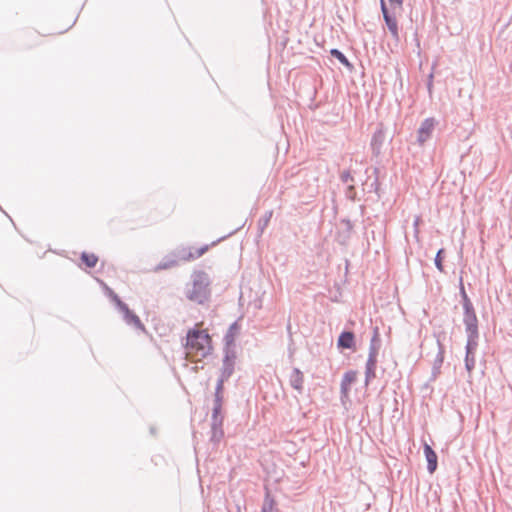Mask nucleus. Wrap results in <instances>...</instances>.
Here are the masks:
<instances>
[{"instance_id": "f3484780", "label": "nucleus", "mask_w": 512, "mask_h": 512, "mask_svg": "<svg viewBox=\"0 0 512 512\" xmlns=\"http://www.w3.org/2000/svg\"><path fill=\"white\" fill-rule=\"evenodd\" d=\"M173 254L178 261L179 260H182V261L194 260V253L189 248H185V247L177 248L173 252Z\"/></svg>"}, {"instance_id": "f257e3e1", "label": "nucleus", "mask_w": 512, "mask_h": 512, "mask_svg": "<svg viewBox=\"0 0 512 512\" xmlns=\"http://www.w3.org/2000/svg\"><path fill=\"white\" fill-rule=\"evenodd\" d=\"M212 350L210 336L200 330H190L185 343L186 358L192 362L207 357Z\"/></svg>"}, {"instance_id": "f8f14e48", "label": "nucleus", "mask_w": 512, "mask_h": 512, "mask_svg": "<svg viewBox=\"0 0 512 512\" xmlns=\"http://www.w3.org/2000/svg\"><path fill=\"white\" fill-rule=\"evenodd\" d=\"M290 385L297 390L299 393L303 391L304 376L303 373L298 369L294 368L289 377Z\"/></svg>"}, {"instance_id": "4468645a", "label": "nucleus", "mask_w": 512, "mask_h": 512, "mask_svg": "<svg viewBox=\"0 0 512 512\" xmlns=\"http://www.w3.org/2000/svg\"><path fill=\"white\" fill-rule=\"evenodd\" d=\"M239 326L237 322H234L230 325L228 331L224 336L225 347L224 348H234L235 349V337L238 333Z\"/></svg>"}, {"instance_id": "c9c22d12", "label": "nucleus", "mask_w": 512, "mask_h": 512, "mask_svg": "<svg viewBox=\"0 0 512 512\" xmlns=\"http://www.w3.org/2000/svg\"><path fill=\"white\" fill-rule=\"evenodd\" d=\"M432 78H433V75L430 74L429 81H428V84H427L429 92H431V90H432Z\"/></svg>"}, {"instance_id": "393cba45", "label": "nucleus", "mask_w": 512, "mask_h": 512, "mask_svg": "<svg viewBox=\"0 0 512 512\" xmlns=\"http://www.w3.org/2000/svg\"><path fill=\"white\" fill-rule=\"evenodd\" d=\"M460 295H461V298H462V306L463 307H467V306H472L473 305L471 300H470V298L468 297V295H467V293L465 291L462 278H460Z\"/></svg>"}, {"instance_id": "423d86ee", "label": "nucleus", "mask_w": 512, "mask_h": 512, "mask_svg": "<svg viewBox=\"0 0 512 512\" xmlns=\"http://www.w3.org/2000/svg\"><path fill=\"white\" fill-rule=\"evenodd\" d=\"M463 324L466 333H479L478 319L473 305L463 307Z\"/></svg>"}, {"instance_id": "a211bd4d", "label": "nucleus", "mask_w": 512, "mask_h": 512, "mask_svg": "<svg viewBox=\"0 0 512 512\" xmlns=\"http://www.w3.org/2000/svg\"><path fill=\"white\" fill-rule=\"evenodd\" d=\"M176 265H178V260L176 259L174 254H171V255L164 257L160 261V263L157 265L156 269L157 270H165V269L172 268Z\"/></svg>"}, {"instance_id": "a878e982", "label": "nucleus", "mask_w": 512, "mask_h": 512, "mask_svg": "<svg viewBox=\"0 0 512 512\" xmlns=\"http://www.w3.org/2000/svg\"><path fill=\"white\" fill-rule=\"evenodd\" d=\"M443 253H444V249H439L435 256V259H434L435 266L440 272H444V267H443V263H442V259H443L442 254Z\"/></svg>"}, {"instance_id": "f704fd0d", "label": "nucleus", "mask_w": 512, "mask_h": 512, "mask_svg": "<svg viewBox=\"0 0 512 512\" xmlns=\"http://www.w3.org/2000/svg\"><path fill=\"white\" fill-rule=\"evenodd\" d=\"M391 5L401 6L403 4V0H389Z\"/></svg>"}, {"instance_id": "5701e85b", "label": "nucleus", "mask_w": 512, "mask_h": 512, "mask_svg": "<svg viewBox=\"0 0 512 512\" xmlns=\"http://www.w3.org/2000/svg\"><path fill=\"white\" fill-rule=\"evenodd\" d=\"M274 507H275L274 499L271 498L269 494H267L264 499V502H263V505L261 508V512H273Z\"/></svg>"}, {"instance_id": "c756f323", "label": "nucleus", "mask_w": 512, "mask_h": 512, "mask_svg": "<svg viewBox=\"0 0 512 512\" xmlns=\"http://www.w3.org/2000/svg\"><path fill=\"white\" fill-rule=\"evenodd\" d=\"M208 250V245H204L203 247L197 249L194 253V259L201 257Z\"/></svg>"}, {"instance_id": "6e6552de", "label": "nucleus", "mask_w": 512, "mask_h": 512, "mask_svg": "<svg viewBox=\"0 0 512 512\" xmlns=\"http://www.w3.org/2000/svg\"><path fill=\"white\" fill-rule=\"evenodd\" d=\"M223 393H214V402L211 415V426H223L224 416L222 414Z\"/></svg>"}, {"instance_id": "39448f33", "label": "nucleus", "mask_w": 512, "mask_h": 512, "mask_svg": "<svg viewBox=\"0 0 512 512\" xmlns=\"http://www.w3.org/2000/svg\"><path fill=\"white\" fill-rule=\"evenodd\" d=\"M375 337L372 339V342L369 347V355L366 362L365 367V383L366 385L375 378V370H376V364H377V356H378V349L374 345Z\"/></svg>"}, {"instance_id": "7ed1b4c3", "label": "nucleus", "mask_w": 512, "mask_h": 512, "mask_svg": "<svg viewBox=\"0 0 512 512\" xmlns=\"http://www.w3.org/2000/svg\"><path fill=\"white\" fill-rule=\"evenodd\" d=\"M224 357L222 361V368L220 377L217 380L215 392L223 393L224 383L234 373L236 351L234 348H224Z\"/></svg>"}, {"instance_id": "cd10ccee", "label": "nucleus", "mask_w": 512, "mask_h": 512, "mask_svg": "<svg viewBox=\"0 0 512 512\" xmlns=\"http://www.w3.org/2000/svg\"><path fill=\"white\" fill-rule=\"evenodd\" d=\"M346 197L351 199V200H354L355 198V187L354 185H348L347 189H346Z\"/></svg>"}, {"instance_id": "20e7f679", "label": "nucleus", "mask_w": 512, "mask_h": 512, "mask_svg": "<svg viewBox=\"0 0 512 512\" xmlns=\"http://www.w3.org/2000/svg\"><path fill=\"white\" fill-rule=\"evenodd\" d=\"M106 290L108 292V295L111 296L113 301L115 302L117 308L119 311L123 314V318L125 322L128 325L133 326L136 329L144 330V325L141 323L139 317L129 309L127 304H125L121 299L118 297L117 294L113 292L109 287H106Z\"/></svg>"}, {"instance_id": "7c9ffc66", "label": "nucleus", "mask_w": 512, "mask_h": 512, "mask_svg": "<svg viewBox=\"0 0 512 512\" xmlns=\"http://www.w3.org/2000/svg\"><path fill=\"white\" fill-rule=\"evenodd\" d=\"M208 250V245H204L203 247L197 249L194 253V259L201 257Z\"/></svg>"}, {"instance_id": "aec40b11", "label": "nucleus", "mask_w": 512, "mask_h": 512, "mask_svg": "<svg viewBox=\"0 0 512 512\" xmlns=\"http://www.w3.org/2000/svg\"><path fill=\"white\" fill-rule=\"evenodd\" d=\"M224 436L222 426H211V442L219 443Z\"/></svg>"}, {"instance_id": "bb28decb", "label": "nucleus", "mask_w": 512, "mask_h": 512, "mask_svg": "<svg viewBox=\"0 0 512 512\" xmlns=\"http://www.w3.org/2000/svg\"><path fill=\"white\" fill-rule=\"evenodd\" d=\"M340 179H341V181L344 184H347L349 182H353V180H354L352 175L350 174V171H348V170H345V171L341 172Z\"/></svg>"}, {"instance_id": "473e14b6", "label": "nucleus", "mask_w": 512, "mask_h": 512, "mask_svg": "<svg viewBox=\"0 0 512 512\" xmlns=\"http://www.w3.org/2000/svg\"><path fill=\"white\" fill-rule=\"evenodd\" d=\"M420 221H421L420 217L419 216H415L414 221H413V227H414V232H415L416 236L419 233L418 226L420 224Z\"/></svg>"}, {"instance_id": "72a5a7b5", "label": "nucleus", "mask_w": 512, "mask_h": 512, "mask_svg": "<svg viewBox=\"0 0 512 512\" xmlns=\"http://www.w3.org/2000/svg\"><path fill=\"white\" fill-rule=\"evenodd\" d=\"M378 186H379L378 178L376 177L375 180L371 183L370 187H371V189H374V191H377Z\"/></svg>"}, {"instance_id": "0eeeda50", "label": "nucleus", "mask_w": 512, "mask_h": 512, "mask_svg": "<svg viewBox=\"0 0 512 512\" xmlns=\"http://www.w3.org/2000/svg\"><path fill=\"white\" fill-rule=\"evenodd\" d=\"M436 121L434 118H426L417 131V143L422 146L428 141L435 129Z\"/></svg>"}, {"instance_id": "4be33fe9", "label": "nucleus", "mask_w": 512, "mask_h": 512, "mask_svg": "<svg viewBox=\"0 0 512 512\" xmlns=\"http://www.w3.org/2000/svg\"><path fill=\"white\" fill-rule=\"evenodd\" d=\"M475 355L476 354L465 353V359H464L465 368H466L467 372L469 373V375L472 373L473 369L475 368V363H476Z\"/></svg>"}, {"instance_id": "6ab92c4d", "label": "nucleus", "mask_w": 512, "mask_h": 512, "mask_svg": "<svg viewBox=\"0 0 512 512\" xmlns=\"http://www.w3.org/2000/svg\"><path fill=\"white\" fill-rule=\"evenodd\" d=\"M81 260L87 267L93 268L96 266V264L98 262V257L93 253L89 254V253L83 252L81 254Z\"/></svg>"}, {"instance_id": "9b49d317", "label": "nucleus", "mask_w": 512, "mask_h": 512, "mask_svg": "<svg viewBox=\"0 0 512 512\" xmlns=\"http://www.w3.org/2000/svg\"><path fill=\"white\" fill-rule=\"evenodd\" d=\"M337 345L342 349H352L355 346V336L351 331H343L339 338Z\"/></svg>"}, {"instance_id": "dca6fc26", "label": "nucleus", "mask_w": 512, "mask_h": 512, "mask_svg": "<svg viewBox=\"0 0 512 512\" xmlns=\"http://www.w3.org/2000/svg\"><path fill=\"white\" fill-rule=\"evenodd\" d=\"M384 21H385V24H386L389 32L391 33V36L393 37V39L398 41L399 40V31H398V24H397L396 18L391 15L389 17L384 18Z\"/></svg>"}, {"instance_id": "b1692460", "label": "nucleus", "mask_w": 512, "mask_h": 512, "mask_svg": "<svg viewBox=\"0 0 512 512\" xmlns=\"http://www.w3.org/2000/svg\"><path fill=\"white\" fill-rule=\"evenodd\" d=\"M273 212L267 211L258 221V228L261 232L267 227L268 223L271 220Z\"/></svg>"}, {"instance_id": "412c9836", "label": "nucleus", "mask_w": 512, "mask_h": 512, "mask_svg": "<svg viewBox=\"0 0 512 512\" xmlns=\"http://www.w3.org/2000/svg\"><path fill=\"white\" fill-rule=\"evenodd\" d=\"M330 54L332 57L336 58L341 64H343L347 67L351 66L347 57L340 50H338L336 48L331 49Z\"/></svg>"}, {"instance_id": "1a4fd4ad", "label": "nucleus", "mask_w": 512, "mask_h": 512, "mask_svg": "<svg viewBox=\"0 0 512 512\" xmlns=\"http://www.w3.org/2000/svg\"><path fill=\"white\" fill-rule=\"evenodd\" d=\"M357 373L355 371H347L344 373L341 384H340V390H341V400L343 401L344 398L348 397L351 385L356 381Z\"/></svg>"}, {"instance_id": "2eb2a0df", "label": "nucleus", "mask_w": 512, "mask_h": 512, "mask_svg": "<svg viewBox=\"0 0 512 512\" xmlns=\"http://www.w3.org/2000/svg\"><path fill=\"white\" fill-rule=\"evenodd\" d=\"M467 343L465 347V353L476 354L479 344V333H466Z\"/></svg>"}, {"instance_id": "9d476101", "label": "nucleus", "mask_w": 512, "mask_h": 512, "mask_svg": "<svg viewBox=\"0 0 512 512\" xmlns=\"http://www.w3.org/2000/svg\"><path fill=\"white\" fill-rule=\"evenodd\" d=\"M385 141V131L383 126L380 125L374 132L371 139V149L374 155L378 156L381 153L382 145Z\"/></svg>"}, {"instance_id": "2f4dec72", "label": "nucleus", "mask_w": 512, "mask_h": 512, "mask_svg": "<svg viewBox=\"0 0 512 512\" xmlns=\"http://www.w3.org/2000/svg\"><path fill=\"white\" fill-rule=\"evenodd\" d=\"M438 346H439V352H438V355H437V360L442 363L443 362V354H444V350H443V346L442 344L440 343V341L438 340Z\"/></svg>"}, {"instance_id": "f03ea898", "label": "nucleus", "mask_w": 512, "mask_h": 512, "mask_svg": "<svg viewBox=\"0 0 512 512\" xmlns=\"http://www.w3.org/2000/svg\"><path fill=\"white\" fill-rule=\"evenodd\" d=\"M210 278L203 271L194 272L192 275V288L188 289V299L199 304L204 303L210 296Z\"/></svg>"}, {"instance_id": "ddd939ff", "label": "nucleus", "mask_w": 512, "mask_h": 512, "mask_svg": "<svg viewBox=\"0 0 512 512\" xmlns=\"http://www.w3.org/2000/svg\"><path fill=\"white\" fill-rule=\"evenodd\" d=\"M424 454L427 460V470L429 473H434L437 469V455L435 451L428 445L424 446Z\"/></svg>"}, {"instance_id": "c85d7f7f", "label": "nucleus", "mask_w": 512, "mask_h": 512, "mask_svg": "<svg viewBox=\"0 0 512 512\" xmlns=\"http://www.w3.org/2000/svg\"><path fill=\"white\" fill-rule=\"evenodd\" d=\"M380 6H381V12L383 15V19L391 16L384 0H380Z\"/></svg>"}]
</instances>
